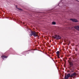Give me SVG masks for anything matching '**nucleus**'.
I'll return each mask as SVG.
<instances>
[{"label":"nucleus","mask_w":79,"mask_h":79,"mask_svg":"<svg viewBox=\"0 0 79 79\" xmlns=\"http://www.w3.org/2000/svg\"><path fill=\"white\" fill-rule=\"evenodd\" d=\"M63 3H64L63 2V0H62L61 1L60 3L58 4V5H57V6H61L62 8H63V7H64V8H65V7H66V6H64Z\"/></svg>","instance_id":"nucleus-1"},{"label":"nucleus","mask_w":79,"mask_h":79,"mask_svg":"<svg viewBox=\"0 0 79 79\" xmlns=\"http://www.w3.org/2000/svg\"><path fill=\"white\" fill-rule=\"evenodd\" d=\"M31 34H32V35H33L34 37H37L38 36V34L35 31H31Z\"/></svg>","instance_id":"nucleus-2"},{"label":"nucleus","mask_w":79,"mask_h":79,"mask_svg":"<svg viewBox=\"0 0 79 79\" xmlns=\"http://www.w3.org/2000/svg\"><path fill=\"white\" fill-rule=\"evenodd\" d=\"M71 75H70V74L68 73L67 74L66 76H65V79H67L69 77H70V76Z\"/></svg>","instance_id":"nucleus-3"},{"label":"nucleus","mask_w":79,"mask_h":79,"mask_svg":"<svg viewBox=\"0 0 79 79\" xmlns=\"http://www.w3.org/2000/svg\"><path fill=\"white\" fill-rule=\"evenodd\" d=\"M70 20H71L72 21H73V22H75L76 23H77V22H78V21L77 19H71Z\"/></svg>","instance_id":"nucleus-4"},{"label":"nucleus","mask_w":79,"mask_h":79,"mask_svg":"<svg viewBox=\"0 0 79 79\" xmlns=\"http://www.w3.org/2000/svg\"><path fill=\"white\" fill-rule=\"evenodd\" d=\"M55 39H61V36L59 35H57L55 37Z\"/></svg>","instance_id":"nucleus-5"},{"label":"nucleus","mask_w":79,"mask_h":79,"mask_svg":"<svg viewBox=\"0 0 79 79\" xmlns=\"http://www.w3.org/2000/svg\"><path fill=\"white\" fill-rule=\"evenodd\" d=\"M8 56H1V58L3 59V60H4V59H5V58H7Z\"/></svg>","instance_id":"nucleus-6"},{"label":"nucleus","mask_w":79,"mask_h":79,"mask_svg":"<svg viewBox=\"0 0 79 79\" xmlns=\"http://www.w3.org/2000/svg\"><path fill=\"white\" fill-rule=\"evenodd\" d=\"M57 56L58 58H60V51H57L56 52Z\"/></svg>","instance_id":"nucleus-7"},{"label":"nucleus","mask_w":79,"mask_h":79,"mask_svg":"<svg viewBox=\"0 0 79 79\" xmlns=\"http://www.w3.org/2000/svg\"><path fill=\"white\" fill-rule=\"evenodd\" d=\"M69 64L71 67V66H73V63L72 62H69Z\"/></svg>","instance_id":"nucleus-8"},{"label":"nucleus","mask_w":79,"mask_h":79,"mask_svg":"<svg viewBox=\"0 0 79 79\" xmlns=\"http://www.w3.org/2000/svg\"><path fill=\"white\" fill-rule=\"evenodd\" d=\"M17 7V6H16V8H17V9H18V10H21V11L22 10V9H20V8H18V7Z\"/></svg>","instance_id":"nucleus-9"},{"label":"nucleus","mask_w":79,"mask_h":79,"mask_svg":"<svg viewBox=\"0 0 79 79\" xmlns=\"http://www.w3.org/2000/svg\"><path fill=\"white\" fill-rule=\"evenodd\" d=\"M52 24L53 25H55L56 24V23L55 22H53L52 23Z\"/></svg>","instance_id":"nucleus-10"},{"label":"nucleus","mask_w":79,"mask_h":79,"mask_svg":"<svg viewBox=\"0 0 79 79\" xmlns=\"http://www.w3.org/2000/svg\"><path fill=\"white\" fill-rule=\"evenodd\" d=\"M73 76H74L73 75V74H71L70 76V77H73Z\"/></svg>","instance_id":"nucleus-11"},{"label":"nucleus","mask_w":79,"mask_h":79,"mask_svg":"<svg viewBox=\"0 0 79 79\" xmlns=\"http://www.w3.org/2000/svg\"><path fill=\"white\" fill-rule=\"evenodd\" d=\"M72 74H73V76H76V73H72Z\"/></svg>","instance_id":"nucleus-12"},{"label":"nucleus","mask_w":79,"mask_h":79,"mask_svg":"<svg viewBox=\"0 0 79 79\" xmlns=\"http://www.w3.org/2000/svg\"><path fill=\"white\" fill-rule=\"evenodd\" d=\"M29 35H30V36H31H31H32V33H31V34H29Z\"/></svg>","instance_id":"nucleus-13"},{"label":"nucleus","mask_w":79,"mask_h":79,"mask_svg":"<svg viewBox=\"0 0 79 79\" xmlns=\"http://www.w3.org/2000/svg\"><path fill=\"white\" fill-rule=\"evenodd\" d=\"M77 1V2H79V1H78L77 0H76Z\"/></svg>","instance_id":"nucleus-14"},{"label":"nucleus","mask_w":79,"mask_h":79,"mask_svg":"<svg viewBox=\"0 0 79 79\" xmlns=\"http://www.w3.org/2000/svg\"><path fill=\"white\" fill-rule=\"evenodd\" d=\"M28 52H29V51H28Z\"/></svg>","instance_id":"nucleus-15"}]
</instances>
